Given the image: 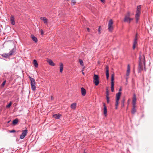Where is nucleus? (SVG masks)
<instances>
[{
	"label": "nucleus",
	"instance_id": "obj_1",
	"mask_svg": "<svg viewBox=\"0 0 153 153\" xmlns=\"http://www.w3.org/2000/svg\"><path fill=\"white\" fill-rule=\"evenodd\" d=\"M141 14V5L138 6L137 7V9L136 14L135 15L136 22L137 23L139 19L140 14Z\"/></svg>",
	"mask_w": 153,
	"mask_h": 153
},
{
	"label": "nucleus",
	"instance_id": "obj_2",
	"mask_svg": "<svg viewBox=\"0 0 153 153\" xmlns=\"http://www.w3.org/2000/svg\"><path fill=\"white\" fill-rule=\"evenodd\" d=\"M130 12H128L125 16V18L124 19V22L130 23L131 22L133 19V18H130Z\"/></svg>",
	"mask_w": 153,
	"mask_h": 153
},
{
	"label": "nucleus",
	"instance_id": "obj_3",
	"mask_svg": "<svg viewBox=\"0 0 153 153\" xmlns=\"http://www.w3.org/2000/svg\"><path fill=\"white\" fill-rule=\"evenodd\" d=\"M139 61H143V63L144 65V68L145 71H146V70L145 69V65H146V62H145V56L143 55H142V52L140 51L139 53Z\"/></svg>",
	"mask_w": 153,
	"mask_h": 153
},
{
	"label": "nucleus",
	"instance_id": "obj_4",
	"mask_svg": "<svg viewBox=\"0 0 153 153\" xmlns=\"http://www.w3.org/2000/svg\"><path fill=\"white\" fill-rule=\"evenodd\" d=\"M29 79L30 81L31 89L33 91H34L36 89V82L35 79L30 76L29 77Z\"/></svg>",
	"mask_w": 153,
	"mask_h": 153
},
{
	"label": "nucleus",
	"instance_id": "obj_5",
	"mask_svg": "<svg viewBox=\"0 0 153 153\" xmlns=\"http://www.w3.org/2000/svg\"><path fill=\"white\" fill-rule=\"evenodd\" d=\"M93 82L95 85L97 86L99 83V77L98 75L94 74L93 77Z\"/></svg>",
	"mask_w": 153,
	"mask_h": 153
},
{
	"label": "nucleus",
	"instance_id": "obj_6",
	"mask_svg": "<svg viewBox=\"0 0 153 153\" xmlns=\"http://www.w3.org/2000/svg\"><path fill=\"white\" fill-rule=\"evenodd\" d=\"M113 22L111 19H110L108 22V30L110 32H111L113 30V27L112 25Z\"/></svg>",
	"mask_w": 153,
	"mask_h": 153
},
{
	"label": "nucleus",
	"instance_id": "obj_7",
	"mask_svg": "<svg viewBox=\"0 0 153 153\" xmlns=\"http://www.w3.org/2000/svg\"><path fill=\"white\" fill-rule=\"evenodd\" d=\"M114 75L112 74L111 75V90L112 92L114 91Z\"/></svg>",
	"mask_w": 153,
	"mask_h": 153
},
{
	"label": "nucleus",
	"instance_id": "obj_8",
	"mask_svg": "<svg viewBox=\"0 0 153 153\" xmlns=\"http://www.w3.org/2000/svg\"><path fill=\"white\" fill-rule=\"evenodd\" d=\"M143 61H139V65L138 68V73H140L143 68Z\"/></svg>",
	"mask_w": 153,
	"mask_h": 153
},
{
	"label": "nucleus",
	"instance_id": "obj_9",
	"mask_svg": "<svg viewBox=\"0 0 153 153\" xmlns=\"http://www.w3.org/2000/svg\"><path fill=\"white\" fill-rule=\"evenodd\" d=\"M27 133V130H25L22 131V134L20 136V138L21 139H24Z\"/></svg>",
	"mask_w": 153,
	"mask_h": 153
},
{
	"label": "nucleus",
	"instance_id": "obj_10",
	"mask_svg": "<svg viewBox=\"0 0 153 153\" xmlns=\"http://www.w3.org/2000/svg\"><path fill=\"white\" fill-rule=\"evenodd\" d=\"M130 66L129 64H128L127 67V69L126 71V76H127L126 78V79H128V76L130 74Z\"/></svg>",
	"mask_w": 153,
	"mask_h": 153
},
{
	"label": "nucleus",
	"instance_id": "obj_11",
	"mask_svg": "<svg viewBox=\"0 0 153 153\" xmlns=\"http://www.w3.org/2000/svg\"><path fill=\"white\" fill-rule=\"evenodd\" d=\"M120 96H117L116 99L115 108H117V106L119 104V101L120 98Z\"/></svg>",
	"mask_w": 153,
	"mask_h": 153
},
{
	"label": "nucleus",
	"instance_id": "obj_12",
	"mask_svg": "<svg viewBox=\"0 0 153 153\" xmlns=\"http://www.w3.org/2000/svg\"><path fill=\"white\" fill-rule=\"evenodd\" d=\"M106 69V79L108 80L109 78V70L108 67L107 66H106L105 67Z\"/></svg>",
	"mask_w": 153,
	"mask_h": 153
},
{
	"label": "nucleus",
	"instance_id": "obj_13",
	"mask_svg": "<svg viewBox=\"0 0 153 153\" xmlns=\"http://www.w3.org/2000/svg\"><path fill=\"white\" fill-rule=\"evenodd\" d=\"M137 39L136 38V37H135L134 39V42L133 43V49H134L135 48L136 45H137Z\"/></svg>",
	"mask_w": 153,
	"mask_h": 153
},
{
	"label": "nucleus",
	"instance_id": "obj_14",
	"mask_svg": "<svg viewBox=\"0 0 153 153\" xmlns=\"http://www.w3.org/2000/svg\"><path fill=\"white\" fill-rule=\"evenodd\" d=\"M103 106H104V111L103 113L105 116H106L107 115V109L105 105V103H103Z\"/></svg>",
	"mask_w": 153,
	"mask_h": 153
},
{
	"label": "nucleus",
	"instance_id": "obj_15",
	"mask_svg": "<svg viewBox=\"0 0 153 153\" xmlns=\"http://www.w3.org/2000/svg\"><path fill=\"white\" fill-rule=\"evenodd\" d=\"M40 19L41 20H43L44 23L45 24H47L48 23V20L45 17H42L40 18Z\"/></svg>",
	"mask_w": 153,
	"mask_h": 153
},
{
	"label": "nucleus",
	"instance_id": "obj_16",
	"mask_svg": "<svg viewBox=\"0 0 153 153\" xmlns=\"http://www.w3.org/2000/svg\"><path fill=\"white\" fill-rule=\"evenodd\" d=\"M76 106V103H73L71 105V107L72 109H75Z\"/></svg>",
	"mask_w": 153,
	"mask_h": 153
},
{
	"label": "nucleus",
	"instance_id": "obj_17",
	"mask_svg": "<svg viewBox=\"0 0 153 153\" xmlns=\"http://www.w3.org/2000/svg\"><path fill=\"white\" fill-rule=\"evenodd\" d=\"M31 37L32 38V40L35 42L36 43H37L38 42V39L37 38L35 37L33 35H31Z\"/></svg>",
	"mask_w": 153,
	"mask_h": 153
},
{
	"label": "nucleus",
	"instance_id": "obj_18",
	"mask_svg": "<svg viewBox=\"0 0 153 153\" xmlns=\"http://www.w3.org/2000/svg\"><path fill=\"white\" fill-rule=\"evenodd\" d=\"M60 66V72L62 73V72L63 68V65L62 63H61L59 64Z\"/></svg>",
	"mask_w": 153,
	"mask_h": 153
},
{
	"label": "nucleus",
	"instance_id": "obj_19",
	"mask_svg": "<svg viewBox=\"0 0 153 153\" xmlns=\"http://www.w3.org/2000/svg\"><path fill=\"white\" fill-rule=\"evenodd\" d=\"M15 50L14 48L11 50L8 53L9 56L12 55L13 54L15 53Z\"/></svg>",
	"mask_w": 153,
	"mask_h": 153
},
{
	"label": "nucleus",
	"instance_id": "obj_20",
	"mask_svg": "<svg viewBox=\"0 0 153 153\" xmlns=\"http://www.w3.org/2000/svg\"><path fill=\"white\" fill-rule=\"evenodd\" d=\"M81 93L82 96H85L86 94L85 90L83 88H81Z\"/></svg>",
	"mask_w": 153,
	"mask_h": 153
},
{
	"label": "nucleus",
	"instance_id": "obj_21",
	"mask_svg": "<svg viewBox=\"0 0 153 153\" xmlns=\"http://www.w3.org/2000/svg\"><path fill=\"white\" fill-rule=\"evenodd\" d=\"M10 21L11 24L13 25H14L15 24V22H14V18L13 16H12L11 17Z\"/></svg>",
	"mask_w": 153,
	"mask_h": 153
},
{
	"label": "nucleus",
	"instance_id": "obj_22",
	"mask_svg": "<svg viewBox=\"0 0 153 153\" xmlns=\"http://www.w3.org/2000/svg\"><path fill=\"white\" fill-rule=\"evenodd\" d=\"M61 115L60 114H56L53 115V117L56 119H59L60 118Z\"/></svg>",
	"mask_w": 153,
	"mask_h": 153
},
{
	"label": "nucleus",
	"instance_id": "obj_23",
	"mask_svg": "<svg viewBox=\"0 0 153 153\" xmlns=\"http://www.w3.org/2000/svg\"><path fill=\"white\" fill-rule=\"evenodd\" d=\"M48 62L49 64L51 66H54L55 65V64L51 60H48Z\"/></svg>",
	"mask_w": 153,
	"mask_h": 153
},
{
	"label": "nucleus",
	"instance_id": "obj_24",
	"mask_svg": "<svg viewBox=\"0 0 153 153\" xmlns=\"http://www.w3.org/2000/svg\"><path fill=\"white\" fill-rule=\"evenodd\" d=\"M131 111L132 113L133 114H134L136 112L135 105L133 106V108Z\"/></svg>",
	"mask_w": 153,
	"mask_h": 153
},
{
	"label": "nucleus",
	"instance_id": "obj_25",
	"mask_svg": "<svg viewBox=\"0 0 153 153\" xmlns=\"http://www.w3.org/2000/svg\"><path fill=\"white\" fill-rule=\"evenodd\" d=\"M33 63H34V66L36 67H38V63H37V61L36 60H35V59L33 60Z\"/></svg>",
	"mask_w": 153,
	"mask_h": 153
},
{
	"label": "nucleus",
	"instance_id": "obj_26",
	"mask_svg": "<svg viewBox=\"0 0 153 153\" xmlns=\"http://www.w3.org/2000/svg\"><path fill=\"white\" fill-rule=\"evenodd\" d=\"M136 99L135 97V96H134L133 100V105L134 106L135 105L136 102Z\"/></svg>",
	"mask_w": 153,
	"mask_h": 153
},
{
	"label": "nucleus",
	"instance_id": "obj_27",
	"mask_svg": "<svg viewBox=\"0 0 153 153\" xmlns=\"http://www.w3.org/2000/svg\"><path fill=\"white\" fill-rule=\"evenodd\" d=\"M18 120L17 119H16L14 120L13 121V124L14 125H16L18 122Z\"/></svg>",
	"mask_w": 153,
	"mask_h": 153
},
{
	"label": "nucleus",
	"instance_id": "obj_28",
	"mask_svg": "<svg viewBox=\"0 0 153 153\" xmlns=\"http://www.w3.org/2000/svg\"><path fill=\"white\" fill-rule=\"evenodd\" d=\"M2 56L4 57H5V58H7L8 57H9L10 56L8 54V53H7V54H6V53H5V54H3L2 55Z\"/></svg>",
	"mask_w": 153,
	"mask_h": 153
},
{
	"label": "nucleus",
	"instance_id": "obj_29",
	"mask_svg": "<svg viewBox=\"0 0 153 153\" xmlns=\"http://www.w3.org/2000/svg\"><path fill=\"white\" fill-rule=\"evenodd\" d=\"M76 3V1L75 0H72L71 1V4L72 5H74Z\"/></svg>",
	"mask_w": 153,
	"mask_h": 153
},
{
	"label": "nucleus",
	"instance_id": "obj_30",
	"mask_svg": "<svg viewBox=\"0 0 153 153\" xmlns=\"http://www.w3.org/2000/svg\"><path fill=\"white\" fill-rule=\"evenodd\" d=\"M79 62L80 63V64L81 65H83V62L82 60L81 59H79Z\"/></svg>",
	"mask_w": 153,
	"mask_h": 153
},
{
	"label": "nucleus",
	"instance_id": "obj_31",
	"mask_svg": "<svg viewBox=\"0 0 153 153\" xmlns=\"http://www.w3.org/2000/svg\"><path fill=\"white\" fill-rule=\"evenodd\" d=\"M12 105V103L10 102L6 106L7 108H9Z\"/></svg>",
	"mask_w": 153,
	"mask_h": 153
},
{
	"label": "nucleus",
	"instance_id": "obj_32",
	"mask_svg": "<svg viewBox=\"0 0 153 153\" xmlns=\"http://www.w3.org/2000/svg\"><path fill=\"white\" fill-rule=\"evenodd\" d=\"M101 27L100 26H99V28H98V32H99V34H100L101 33L100 31H101Z\"/></svg>",
	"mask_w": 153,
	"mask_h": 153
},
{
	"label": "nucleus",
	"instance_id": "obj_33",
	"mask_svg": "<svg viewBox=\"0 0 153 153\" xmlns=\"http://www.w3.org/2000/svg\"><path fill=\"white\" fill-rule=\"evenodd\" d=\"M106 97H107V98H106L107 102L108 103L109 102V96H106Z\"/></svg>",
	"mask_w": 153,
	"mask_h": 153
},
{
	"label": "nucleus",
	"instance_id": "obj_34",
	"mask_svg": "<svg viewBox=\"0 0 153 153\" xmlns=\"http://www.w3.org/2000/svg\"><path fill=\"white\" fill-rule=\"evenodd\" d=\"M121 93L120 92H119L117 94L116 96H120Z\"/></svg>",
	"mask_w": 153,
	"mask_h": 153
},
{
	"label": "nucleus",
	"instance_id": "obj_35",
	"mask_svg": "<svg viewBox=\"0 0 153 153\" xmlns=\"http://www.w3.org/2000/svg\"><path fill=\"white\" fill-rule=\"evenodd\" d=\"M109 92L108 91V89L107 88L106 89V96H108L109 95Z\"/></svg>",
	"mask_w": 153,
	"mask_h": 153
},
{
	"label": "nucleus",
	"instance_id": "obj_36",
	"mask_svg": "<svg viewBox=\"0 0 153 153\" xmlns=\"http://www.w3.org/2000/svg\"><path fill=\"white\" fill-rule=\"evenodd\" d=\"M6 81H4L3 83H2V84H1V86H4V85L5 84V83H6Z\"/></svg>",
	"mask_w": 153,
	"mask_h": 153
},
{
	"label": "nucleus",
	"instance_id": "obj_37",
	"mask_svg": "<svg viewBox=\"0 0 153 153\" xmlns=\"http://www.w3.org/2000/svg\"><path fill=\"white\" fill-rule=\"evenodd\" d=\"M124 102H125V100H124V99H123V100L122 101V104H123V105H122V106H124Z\"/></svg>",
	"mask_w": 153,
	"mask_h": 153
},
{
	"label": "nucleus",
	"instance_id": "obj_38",
	"mask_svg": "<svg viewBox=\"0 0 153 153\" xmlns=\"http://www.w3.org/2000/svg\"><path fill=\"white\" fill-rule=\"evenodd\" d=\"M40 32H41V33L42 35H43V34L44 32H43V30H42L41 29L40 30Z\"/></svg>",
	"mask_w": 153,
	"mask_h": 153
},
{
	"label": "nucleus",
	"instance_id": "obj_39",
	"mask_svg": "<svg viewBox=\"0 0 153 153\" xmlns=\"http://www.w3.org/2000/svg\"><path fill=\"white\" fill-rule=\"evenodd\" d=\"M16 132V131L14 130H13L10 131V133H13L15 132Z\"/></svg>",
	"mask_w": 153,
	"mask_h": 153
},
{
	"label": "nucleus",
	"instance_id": "obj_40",
	"mask_svg": "<svg viewBox=\"0 0 153 153\" xmlns=\"http://www.w3.org/2000/svg\"><path fill=\"white\" fill-rule=\"evenodd\" d=\"M103 3L105 2V0H100Z\"/></svg>",
	"mask_w": 153,
	"mask_h": 153
},
{
	"label": "nucleus",
	"instance_id": "obj_41",
	"mask_svg": "<svg viewBox=\"0 0 153 153\" xmlns=\"http://www.w3.org/2000/svg\"><path fill=\"white\" fill-rule=\"evenodd\" d=\"M121 88H120L119 89V92H121Z\"/></svg>",
	"mask_w": 153,
	"mask_h": 153
},
{
	"label": "nucleus",
	"instance_id": "obj_42",
	"mask_svg": "<svg viewBox=\"0 0 153 153\" xmlns=\"http://www.w3.org/2000/svg\"><path fill=\"white\" fill-rule=\"evenodd\" d=\"M137 33L136 34L135 37H136V38H137Z\"/></svg>",
	"mask_w": 153,
	"mask_h": 153
},
{
	"label": "nucleus",
	"instance_id": "obj_43",
	"mask_svg": "<svg viewBox=\"0 0 153 153\" xmlns=\"http://www.w3.org/2000/svg\"><path fill=\"white\" fill-rule=\"evenodd\" d=\"M87 30L88 31V32H89V30H90V29L89 28H87Z\"/></svg>",
	"mask_w": 153,
	"mask_h": 153
},
{
	"label": "nucleus",
	"instance_id": "obj_44",
	"mask_svg": "<svg viewBox=\"0 0 153 153\" xmlns=\"http://www.w3.org/2000/svg\"><path fill=\"white\" fill-rule=\"evenodd\" d=\"M83 153H86L85 152V151L84 150Z\"/></svg>",
	"mask_w": 153,
	"mask_h": 153
},
{
	"label": "nucleus",
	"instance_id": "obj_45",
	"mask_svg": "<svg viewBox=\"0 0 153 153\" xmlns=\"http://www.w3.org/2000/svg\"><path fill=\"white\" fill-rule=\"evenodd\" d=\"M82 74H84V75L85 74H84V73L83 72H82Z\"/></svg>",
	"mask_w": 153,
	"mask_h": 153
},
{
	"label": "nucleus",
	"instance_id": "obj_46",
	"mask_svg": "<svg viewBox=\"0 0 153 153\" xmlns=\"http://www.w3.org/2000/svg\"><path fill=\"white\" fill-rule=\"evenodd\" d=\"M126 81L127 82V79H126Z\"/></svg>",
	"mask_w": 153,
	"mask_h": 153
}]
</instances>
